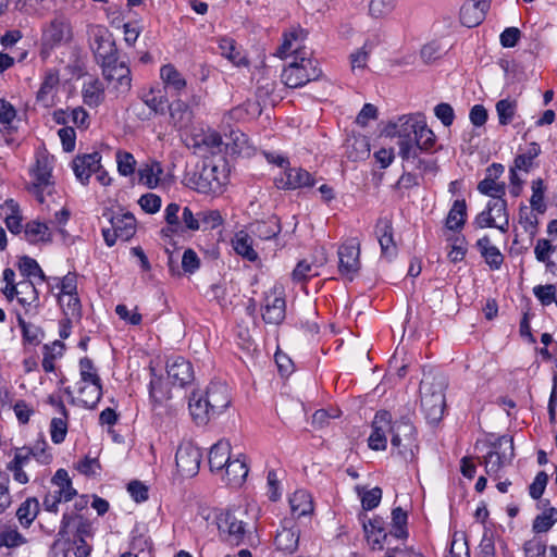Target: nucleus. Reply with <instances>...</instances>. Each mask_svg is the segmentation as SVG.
I'll use <instances>...</instances> for the list:
<instances>
[{
    "instance_id": "20",
    "label": "nucleus",
    "mask_w": 557,
    "mask_h": 557,
    "mask_svg": "<svg viewBox=\"0 0 557 557\" xmlns=\"http://www.w3.org/2000/svg\"><path fill=\"white\" fill-rule=\"evenodd\" d=\"M206 401L216 416L221 414L231 404L230 389L224 382H211L202 393Z\"/></svg>"
},
{
    "instance_id": "32",
    "label": "nucleus",
    "mask_w": 557,
    "mask_h": 557,
    "mask_svg": "<svg viewBox=\"0 0 557 557\" xmlns=\"http://www.w3.org/2000/svg\"><path fill=\"white\" fill-rule=\"evenodd\" d=\"M15 9L22 13L42 17L57 3V0H13Z\"/></svg>"
},
{
    "instance_id": "36",
    "label": "nucleus",
    "mask_w": 557,
    "mask_h": 557,
    "mask_svg": "<svg viewBox=\"0 0 557 557\" xmlns=\"http://www.w3.org/2000/svg\"><path fill=\"white\" fill-rule=\"evenodd\" d=\"M16 298L25 309L38 307L39 295L34 282L30 281L29 278H23L22 281H20Z\"/></svg>"
},
{
    "instance_id": "47",
    "label": "nucleus",
    "mask_w": 557,
    "mask_h": 557,
    "mask_svg": "<svg viewBox=\"0 0 557 557\" xmlns=\"http://www.w3.org/2000/svg\"><path fill=\"white\" fill-rule=\"evenodd\" d=\"M232 244L234 250L242 257L246 258L249 261L257 260L258 253L252 247L251 237L246 232L240 231L236 233L232 240Z\"/></svg>"
},
{
    "instance_id": "9",
    "label": "nucleus",
    "mask_w": 557,
    "mask_h": 557,
    "mask_svg": "<svg viewBox=\"0 0 557 557\" xmlns=\"http://www.w3.org/2000/svg\"><path fill=\"white\" fill-rule=\"evenodd\" d=\"M51 484L54 490L49 491L42 500V506L46 511L57 513L59 510V504L61 502L72 500L77 492L72 486L69 473L64 469H59L51 479Z\"/></svg>"
},
{
    "instance_id": "33",
    "label": "nucleus",
    "mask_w": 557,
    "mask_h": 557,
    "mask_svg": "<svg viewBox=\"0 0 557 557\" xmlns=\"http://www.w3.org/2000/svg\"><path fill=\"white\" fill-rule=\"evenodd\" d=\"M82 97L85 104H97L104 100L103 84L95 77L84 79L82 86Z\"/></svg>"
},
{
    "instance_id": "43",
    "label": "nucleus",
    "mask_w": 557,
    "mask_h": 557,
    "mask_svg": "<svg viewBox=\"0 0 557 557\" xmlns=\"http://www.w3.org/2000/svg\"><path fill=\"white\" fill-rule=\"evenodd\" d=\"M488 212H492L497 222L496 228L506 233L509 227V214L507 211V201L504 198L491 199L487 203Z\"/></svg>"
},
{
    "instance_id": "37",
    "label": "nucleus",
    "mask_w": 557,
    "mask_h": 557,
    "mask_svg": "<svg viewBox=\"0 0 557 557\" xmlns=\"http://www.w3.org/2000/svg\"><path fill=\"white\" fill-rule=\"evenodd\" d=\"M476 246L485 259L486 263L494 270H498L504 261V257L499 249L492 245L487 236L480 238Z\"/></svg>"
},
{
    "instance_id": "19",
    "label": "nucleus",
    "mask_w": 557,
    "mask_h": 557,
    "mask_svg": "<svg viewBox=\"0 0 557 557\" xmlns=\"http://www.w3.org/2000/svg\"><path fill=\"white\" fill-rule=\"evenodd\" d=\"M101 156L94 151L82 156H76L72 162V169L76 178L84 185L89 181L92 173L100 170Z\"/></svg>"
},
{
    "instance_id": "61",
    "label": "nucleus",
    "mask_w": 557,
    "mask_h": 557,
    "mask_svg": "<svg viewBox=\"0 0 557 557\" xmlns=\"http://www.w3.org/2000/svg\"><path fill=\"white\" fill-rule=\"evenodd\" d=\"M407 512L404 511L400 507H396L392 510V523L393 531L392 534L397 539H405L407 536Z\"/></svg>"
},
{
    "instance_id": "22",
    "label": "nucleus",
    "mask_w": 557,
    "mask_h": 557,
    "mask_svg": "<svg viewBox=\"0 0 557 557\" xmlns=\"http://www.w3.org/2000/svg\"><path fill=\"white\" fill-rule=\"evenodd\" d=\"M189 411L194 422L197 425H206L210 420L218 416L210 409L209 403L200 392H194L189 397Z\"/></svg>"
},
{
    "instance_id": "18",
    "label": "nucleus",
    "mask_w": 557,
    "mask_h": 557,
    "mask_svg": "<svg viewBox=\"0 0 557 557\" xmlns=\"http://www.w3.org/2000/svg\"><path fill=\"white\" fill-rule=\"evenodd\" d=\"M375 236L381 247V255L387 260L397 256V246L394 240L392 221L381 218L375 224Z\"/></svg>"
},
{
    "instance_id": "53",
    "label": "nucleus",
    "mask_w": 557,
    "mask_h": 557,
    "mask_svg": "<svg viewBox=\"0 0 557 557\" xmlns=\"http://www.w3.org/2000/svg\"><path fill=\"white\" fill-rule=\"evenodd\" d=\"M59 304L65 318L79 320L82 317V306L77 294L59 295Z\"/></svg>"
},
{
    "instance_id": "25",
    "label": "nucleus",
    "mask_w": 557,
    "mask_h": 557,
    "mask_svg": "<svg viewBox=\"0 0 557 557\" xmlns=\"http://www.w3.org/2000/svg\"><path fill=\"white\" fill-rule=\"evenodd\" d=\"M488 9L486 0H468L460 9V21L467 27L479 25Z\"/></svg>"
},
{
    "instance_id": "11",
    "label": "nucleus",
    "mask_w": 557,
    "mask_h": 557,
    "mask_svg": "<svg viewBox=\"0 0 557 557\" xmlns=\"http://www.w3.org/2000/svg\"><path fill=\"white\" fill-rule=\"evenodd\" d=\"M389 435L393 449H396L404 459H412L417 449L413 424L405 419L391 422Z\"/></svg>"
},
{
    "instance_id": "38",
    "label": "nucleus",
    "mask_w": 557,
    "mask_h": 557,
    "mask_svg": "<svg viewBox=\"0 0 557 557\" xmlns=\"http://www.w3.org/2000/svg\"><path fill=\"white\" fill-rule=\"evenodd\" d=\"M39 502L36 497L26 498L16 510V518L22 527L29 528L39 513Z\"/></svg>"
},
{
    "instance_id": "30",
    "label": "nucleus",
    "mask_w": 557,
    "mask_h": 557,
    "mask_svg": "<svg viewBox=\"0 0 557 557\" xmlns=\"http://www.w3.org/2000/svg\"><path fill=\"white\" fill-rule=\"evenodd\" d=\"M344 146L348 159L352 161L366 159L370 154V144L366 136H348Z\"/></svg>"
},
{
    "instance_id": "14",
    "label": "nucleus",
    "mask_w": 557,
    "mask_h": 557,
    "mask_svg": "<svg viewBox=\"0 0 557 557\" xmlns=\"http://www.w3.org/2000/svg\"><path fill=\"white\" fill-rule=\"evenodd\" d=\"M338 271L339 273L352 281L360 270V248L352 239L343 244L338 248Z\"/></svg>"
},
{
    "instance_id": "8",
    "label": "nucleus",
    "mask_w": 557,
    "mask_h": 557,
    "mask_svg": "<svg viewBox=\"0 0 557 557\" xmlns=\"http://www.w3.org/2000/svg\"><path fill=\"white\" fill-rule=\"evenodd\" d=\"M245 513L246 510L240 508H230L216 516L215 520L220 534L233 545H240L245 542L246 523L240 518Z\"/></svg>"
},
{
    "instance_id": "6",
    "label": "nucleus",
    "mask_w": 557,
    "mask_h": 557,
    "mask_svg": "<svg viewBox=\"0 0 557 557\" xmlns=\"http://www.w3.org/2000/svg\"><path fill=\"white\" fill-rule=\"evenodd\" d=\"M53 161V157L47 152H37L36 162L30 169L32 182L28 185V191L40 203H44L45 195H51L54 188L52 180Z\"/></svg>"
},
{
    "instance_id": "26",
    "label": "nucleus",
    "mask_w": 557,
    "mask_h": 557,
    "mask_svg": "<svg viewBox=\"0 0 557 557\" xmlns=\"http://www.w3.org/2000/svg\"><path fill=\"white\" fill-rule=\"evenodd\" d=\"M298 542L299 530L294 525L292 520H285L284 525L277 531L275 536L276 548L290 554L297 549Z\"/></svg>"
},
{
    "instance_id": "42",
    "label": "nucleus",
    "mask_w": 557,
    "mask_h": 557,
    "mask_svg": "<svg viewBox=\"0 0 557 557\" xmlns=\"http://www.w3.org/2000/svg\"><path fill=\"white\" fill-rule=\"evenodd\" d=\"M222 473L225 474V482L227 484L238 486L245 481L248 474V468L246 463L239 459H230V462L224 467Z\"/></svg>"
},
{
    "instance_id": "57",
    "label": "nucleus",
    "mask_w": 557,
    "mask_h": 557,
    "mask_svg": "<svg viewBox=\"0 0 557 557\" xmlns=\"http://www.w3.org/2000/svg\"><path fill=\"white\" fill-rule=\"evenodd\" d=\"M94 53L101 67L106 64L114 63V60L117 59V50L114 40L104 41L103 45L96 46L94 48Z\"/></svg>"
},
{
    "instance_id": "5",
    "label": "nucleus",
    "mask_w": 557,
    "mask_h": 557,
    "mask_svg": "<svg viewBox=\"0 0 557 557\" xmlns=\"http://www.w3.org/2000/svg\"><path fill=\"white\" fill-rule=\"evenodd\" d=\"M186 147L193 153L207 157L224 152V140L220 132L205 126H194L184 138Z\"/></svg>"
},
{
    "instance_id": "59",
    "label": "nucleus",
    "mask_w": 557,
    "mask_h": 557,
    "mask_svg": "<svg viewBox=\"0 0 557 557\" xmlns=\"http://www.w3.org/2000/svg\"><path fill=\"white\" fill-rule=\"evenodd\" d=\"M557 522V509L549 508L543 513L535 517L532 524V530L535 533H545Z\"/></svg>"
},
{
    "instance_id": "41",
    "label": "nucleus",
    "mask_w": 557,
    "mask_h": 557,
    "mask_svg": "<svg viewBox=\"0 0 557 557\" xmlns=\"http://www.w3.org/2000/svg\"><path fill=\"white\" fill-rule=\"evenodd\" d=\"M218 44L221 55L230 60L233 64L237 66L248 64L246 58L242 54L233 38L221 37L218 40Z\"/></svg>"
},
{
    "instance_id": "52",
    "label": "nucleus",
    "mask_w": 557,
    "mask_h": 557,
    "mask_svg": "<svg viewBox=\"0 0 557 557\" xmlns=\"http://www.w3.org/2000/svg\"><path fill=\"white\" fill-rule=\"evenodd\" d=\"M281 232V225L277 218L273 216L268 221L257 222L252 225V233L260 239H272Z\"/></svg>"
},
{
    "instance_id": "2",
    "label": "nucleus",
    "mask_w": 557,
    "mask_h": 557,
    "mask_svg": "<svg viewBox=\"0 0 557 557\" xmlns=\"http://www.w3.org/2000/svg\"><path fill=\"white\" fill-rule=\"evenodd\" d=\"M297 33L286 34L283 44L277 49L276 54L284 59L293 55L294 60L283 70L282 81L290 88H297L320 77L322 71L319 69L315 60L309 57L305 48L294 47L297 40Z\"/></svg>"
},
{
    "instance_id": "51",
    "label": "nucleus",
    "mask_w": 557,
    "mask_h": 557,
    "mask_svg": "<svg viewBox=\"0 0 557 557\" xmlns=\"http://www.w3.org/2000/svg\"><path fill=\"white\" fill-rule=\"evenodd\" d=\"M26 537L16 527L3 525L0 528V547L16 548L26 544Z\"/></svg>"
},
{
    "instance_id": "1",
    "label": "nucleus",
    "mask_w": 557,
    "mask_h": 557,
    "mask_svg": "<svg viewBox=\"0 0 557 557\" xmlns=\"http://www.w3.org/2000/svg\"><path fill=\"white\" fill-rule=\"evenodd\" d=\"M385 134L396 138L399 156L404 161H417L419 166L424 162L419 159L423 151H431L436 137L428 127L423 116L418 114H404L385 126Z\"/></svg>"
},
{
    "instance_id": "46",
    "label": "nucleus",
    "mask_w": 557,
    "mask_h": 557,
    "mask_svg": "<svg viewBox=\"0 0 557 557\" xmlns=\"http://www.w3.org/2000/svg\"><path fill=\"white\" fill-rule=\"evenodd\" d=\"M467 218L466 201L455 200L446 218V227L450 231H459L465 225Z\"/></svg>"
},
{
    "instance_id": "24",
    "label": "nucleus",
    "mask_w": 557,
    "mask_h": 557,
    "mask_svg": "<svg viewBox=\"0 0 557 557\" xmlns=\"http://www.w3.org/2000/svg\"><path fill=\"white\" fill-rule=\"evenodd\" d=\"M102 74L109 82L116 81V88L122 92L129 90L131 88V71L124 62L114 60L112 64H106L102 66Z\"/></svg>"
},
{
    "instance_id": "45",
    "label": "nucleus",
    "mask_w": 557,
    "mask_h": 557,
    "mask_svg": "<svg viewBox=\"0 0 557 557\" xmlns=\"http://www.w3.org/2000/svg\"><path fill=\"white\" fill-rule=\"evenodd\" d=\"M160 77L166 90L180 92L186 87V81L172 64H165L160 69Z\"/></svg>"
},
{
    "instance_id": "12",
    "label": "nucleus",
    "mask_w": 557,
    "mask_h": 557,
    "mask_svg": "<svg viewBox=\"0 0 557 557\" xmlns=\"http://www.w3.org/2000/svg\"><path fill=\"white\" fill-rule=\"evenodd\" d=\"M69 88L65 84L60 83V75L57 70L50 69L45 72L42 82L37 91V100L41 102L58 103L66 101Z\"/></svg>"
},
{
    "instance_id": "28",
    "label": "nucleus",
    "mask_w": 557,
    "mask_h": 557,
    "mask_svg": "<svg viewBox=\"0 0 557 557\" xmlns=\"http://www.w3.org/2000/svg\"><path fill=\"white\" fill-rule=\"evenodd\" d=\"M262 318L267 323L280 324L285 318V300L275 294L265 296Z\"/></svg>"
},
{
    "instance_id": "35",
    "label": "nucleus",
    "mask_w": 557,
    "mask_h": 557,
    "mask_svg": "<svg viewBox=\"0 0 557 557\" xmlns=\"http://www.w3.org/2000/svg\"><path fill=\"white\" fill-rule=\"evenodd\" d=\"M112 228L120 235V239L126 242L136 232V220L132 213L116 214L110 220Z\"/></svg>"
},
{
    "instance_id": "10",
    "label": "nucleus",
    "mask_w": 557,
    "mask_h": 557,
    "mask_svg": "<svg viewBox=\"0 0 557 557\" xmlns=\"http://www.w3.org/2000/svg\"><path fill=\"white\" fill-rule=\"evenodd\" d=\"M513 458V440L510 436L504 435L498 437L491 445V449L484 456L483 465L486 474L496 476L502 469L509 465Z\"/></svg>"
},
{
    "instance_id": "16",
    "label": "nucleus",
    "mask_w": 557,
    "mask_h": 557,
    "mask_svg": "<svg viewBox=\"0 0 557 557\" xmlns=\"http://www.w3.org/2000/svg\"><path fill=\"white\" fill-rule=\"evenodd\" d=\"M275 183L278 188L297 189L313 186L314 180L308 171L301 168H289L287 165L281 175L275 178Z\"/></svg>"
},
{
    "instance_id": "17",
    "label": "nucleus",
    "mask_w": 557,
    "mask_h": 557,
    "mask_svg": "<svg viewBox=\"0 0 557 557\" xmlns=\"http://www.w3.org/2000/svg\"><path fill=\"white\" fill-rule=\"evenodd\" d=\"M391 413L387 411L376 412L372 422V432L368 438L369 447L373 450H384L387 445L386 434H389Z\"/></svg>"
},
{
    "instance_id": "23",
    "label": "nucleus",
    "mask_w": 557,
    "mask_h": 557,
    "mask_svg": "<svg viewBox=\"0 0 557 557\" xmlns=\"http://www.w3.org/2000/svg\"><path fill=\"white\" fill-rule=\"evenodd\" d=\"M228 133H225L224 152L230 154L250 156L253 147L250 145L248 137L242 131L228 126Z\"/></svg>"
},
{
    "instance_id": "40",
    "label": "nucleus",
    "mask_w": 557,
    "mask_h": 557,
    "mask_svg": "<svg viewBox=\"0 0 557 557\" xmlns=\"http://www.w3.org/2000/svg\"><path fill=\"white\" fill-rule=\"evenodd\" d=\"M169 123L177 129H186L191 125L194 112L190 107H165Z\"/></svg>"
},
{
    "instance_id": "60",
    "label": "nucleus",
    "mask_w": 557,
    "mask_h": 557,
    "mask_svg": "<svg viewBox=\"0 0 557 557\" xmlns=\"http://www.w3.org/2000/svg\"><path fill=\"white\" fill-rule=\"evenodd\" d=\"M532 196L530 199V203L533 210L539 213H544L546 210V205L544 202V191L545 186L542 178L534 180L532 182Z\"/></svg>"
},
{
    "instance_id": "29",
    "label": "nucleus",
    "mask_w": 557,
    "mask_h": 557,
    "mask_svg": "<svg viewBox=\"0 0 557 557\" xmlns=\"http://www.w3.org/2000/svg\"><path fill=\"white\" fill-rule=\"evenodd\" d=\"M79 396L72 397V401L81 407L91 409L94 408L102 396L101 382L85 383L79 387Z\"/></svg>"
},
{
    "instance_id": "7",
    "label": "nucleus",
    "mask_w": 557,
    "mask_h": 557,
    "mask_svg": "<svg viewBox=\"0 0 557 557\" xmlns=\"http://www.w3.org/2000/svg\"><path fill=\"white\" fill-rule=\"evenodd\" d=\"M445 387L446 382L442 376L435 377L432 383L428 382L425 379L421 382V407L426 419L432 423L438 422L443 418L446 406Z\"/></svg>"
},
{
    "instance_id": "44",
    "label": "nucleus",
    "mask_w": 557,
    "mask_h": 557,
    "mask_svg": "<svg viewBox=\"0 0 557 557\" xmlns=\"http://www.w3.org/2000/svg\"><path fill=\"white\" fill-rule=\"evenodd\" d=\"M58 409L62 417L53 418L50 423L51 440L54 444L62 443L67 433V410L62 401L58 403Z\"/></svg>"
},
{
    "instance_id": "49",
    "label": "nucleus",
    "mask_w": 557,
    "mask_h": 557,
    "mask_svg": "<svg viewBox=\"0 0 557 557\" xmlns=\"http://www.w3.org/2000/svg\"><path fill=\"white\" fill-rule=\"evenodd\" d=\"M541 153V147L537 143L532 141L528 145L527 149L518 153L513 160L516 169L519 171L529 172L533 166V161Z\"/></svg>"
},
{
    "instance_id": "4",
    "label": "nucleus",
    "mask_w": 557,
    "mask_h": 557,
    "mask_svg": "<svg viewBox=\"0 0 557 557\" xmlns=\"http://www.w3.org/2000/svg\"><path fill=\"white\" fill-rule=\"evenodd\" d=\"M73 39V27L70 18L58 13L41 26L40 55L48 58L50 53Z\"/></svg>"
},
{
    "instance_id": "62",
    "label": "nucleus",
    "mask_w": 557,
    "mask_h": 557,
    "mask_svg": "<svg viewBox=\"0 0 557 557\" xmlns=\"http://www.w3.org/2000/svg\"><path fill=\"white\" fill-rule=\"evenodd\" d=\"M478 190L486 196H490L492 199L495 198H504L505 196V184L497 183L492 178H484L478 184Z\"/></svg>"
},
{
    "instance_id": "15",
    "label": "nucleus",
    "mask_w": 557,
    "mask_h": 557,
    "mask_svg": "<svg viewBox=\"0 0 557 557\" xmlns=\"http://www.w3.org/2000/svg\"><path fill=\"white\" fill-rule=\"evenodd\" d=\"M166 373L173 385L184 387L194 380V370L189 361L181 356L171 357L166 362Z\"/></svg>"
},
{
    "instance_id": "64",
    "label": "nucleus",
    "mask_w": 557,
    "mask_h": 557,
    "mask_svg": "<svg viewBox=\"0 0 557 557\" xmlns=\"http://www.w3.org/2000/svg\"><path fill=\"white\" fill-rule=\"evenodd\" d=\"M546 543L536 536L523 544L525 557H546Z\"/></svg>"
},
{
    "instance_id": "27",
    "label": "nucleus",
    "mask_w": 557,
    "mask_h": 557,
    "mask_svg": "<svg viewBox=\"0 0 557 557\" xmlns=\"http://www.w3.org/2000/svg\"><path fill=\"white\" fill-rule=\"evenodd\" d=\"M231 459V444L228 441L220 440L218 443H215L208 456L210 470L212 472H220L222 473L224 470V467L230 462Z\"/></svg>"
},
{
    "instance_id": "39",
    "label": "nucleus",
    "mask_w": 557,
    "mask_h": 557,
    "mask_svg": "<svg viewBox=\"0 0 557 557\" xmlns=\"http://www.w3.org/2000/svg\"><path fill=\"white\" fill-rule=\"evenodd\" d=\"M24 235L32 244H37L39 242L48 243L52 239V234L48 224L37 220L30 221L25 225Z\"/></svg>"
},
{
    "instance_id": "63",
    "label": "nucleus",
    "mask_w": 557,
    "mask_h": 557,
    "mask_svg": "<svg viewBox=\"0 0 557 557\" xmlns=\"http://www.w3.org/2000/svg\"><path fill=\"white\" fill-rule=\"evenodd\" d=\"M198 220H200V227H202L203 230H213L222 225L223 223L221 212L216 209L199 211Z\"/></svg>"
},
{
    "instance_id": "48",
    "label": "nucleus",
    "mask_w": 557,
    "mask_h": 557,
    "mask_svg": "<svg viewBox=\"0 0 557 557\" xmlns=\"http://www.w3.org/2000/svg\"><path fill=\"white\" fill-rule=\"evenodd\" d=\"M42 349V369L45 372H52L54 371V360L63 356L65 345L61 341H54L51 344L44 345Z\"/></svg>"
},
{
    "instance_id": "54",
    "label": "nucleus",
    "mask_w": 557,
    "mask_h": 557,
    "mask_svg": "<svg viewBox=\"0 0 557 557\" xmlns=\"http://www.w3.org/2000/svg\"><path fill=\"white\" fill-rule=\"evenodd\" d=\"M377 44L379 38L374 36L372 39H368L360 50L351 53L350 63L352 71L363 70L366 67L368 55Z\"/></svg>"
},
{
    "instance_id": "31",
    "label": "nucleus",
    "mask_w": 557,
    "mask_h": 557,
    "mask_svg": "<svg viewBox=\"0 0 557 557\" xmlns=\"http://www.w3.org/2000/svg\"><path fill=\"white\" fill-rule=\"evenodd\" d=\"M261 114L260 107H232L223 116L222 124L230 126L231 122L246 123Z\"/></svg>"
},
{
    "instance_id": "58",
    "label": "nucleus",
    "mask_w": 557,
    "mask_h": 557,
    "mask_svg": "<svg viewBox=\"0 0 557 557\" xmlns=\"http://www.w3.org/2000/svg\"><path fill=\"white\" fill-rule=\"evenodd\" d=\"M356 491L361 498V505L364 510H372L379 506L382 499V490L380 487H373L366 490L364 487L357 486Z\"/></svg>"
},
{
    "instance_id": "21",
    "label": "nucleus",
    "mask_w": 557,
    "mask_h": 557,
    "mask_svg": "<svg viewBox=\"0 0 557 557\" xmlns=\"http://www.w3.org/2000/svg\"><path fill=\"white\" fill-rule=\"evenodd\" d=\"M75 532L77 539H84L91 533V524L82 515L74 512H64L61 521L59 534L64 536Z\"/></svg>"
},
{
    "instance_id": "55",
    "label": "nucleus",
    "mask_w": 557,
    "mask_h": 557,
    "mask_svg": "<svg viewBox=\"0 0 557 557\" xmlns=\"http://www.w3.org/2000/svg\"><path fill=\"white\" fill-rule=\"evenodd\" d=\"M162 168L160 163L146 164L138 172L139 182L149 188H154L159 184Z\"/></svg>"
},
{
    "instance_id": "3",
    "label": "nucleus",
    "mask_w": 557,
    "mask_h": 557,
    "mask_svg": "<svg viewBox=\"0 0 557 557\" xmlns=\"http://www.w3.org/2000/svg\"><path fill=\"white\" fill-rule=\"evenodd\" d=\"M228 169L224 158L203 161L201 168L185 176V184L189 188L202 194L219 193L227 183Z\"/></svg>"
},
{
    "instance_id": "34",
    "label": "nucleus",
    "mask_w": 557,
    "mask_h": 557,
    "mask_svg": "<svg viewBox=\"0 0 557 557\" xmlns=\"http://www.w3.org/2000/svg\"><path fill=\"white\" fill-rule=\"evenodd\" d=\"M289 505L292 513L296 518L305 517L313 511L311 495L305 490H297L290 496Z\"/></svg>"
},
{
    "instance_id": "50",
    "label": "nucleus",
    "mask_w": 557,
    "mask_h": 557,
    "mask_svg": "<svg viewBox=\"0 0 557 557\" xmlns=\"http://www.w3.org/2000/svg\"><path fill=\"white\" fill-rule=\"evenodd\" d=\"M326 259L322 258L319 261V264L309 263L307 260H301L297 263L295 269L293 270L292 277L296 283H305L309 278L319 275L318 267H321L325 263Z\"/></svg>"
},
{
    "instance_id": "13",
    "label": "nucleus",
    "mask_w": 557,
    "mask_h": 557,
    "mask_svg": "<svg viewBox=\"0 0 557 557\" xmlns=\"http://www.w3.org/2000/svg\"><path fill=\"white\" fill-rule=\"evenodd\" d=\"M201 451L193 443H182L175 456L176 467L183 476H194L198 473L201 462Z\"/></svg>"
},
{
    "instance_id": "56",
    "label": "nucleus",
    "mask_w": 557,
    "mask_h": 557,
    "mask_svg": "<svg viewBox=\"0 0 557 557\" xmlns=\"http://www.w3.org/2000/svg\"><path fill=\"white\" fill-rule=\"evenodd\" d=\"M18 270L21 274L25 276V278L34 276L38 277L41 282L46 281V275L39 267L38 262L28 256H23L20 258Z\"/></svg>"
}]
</instances>
